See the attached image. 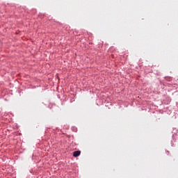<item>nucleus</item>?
Here are the masks:
<instances>
[{"instance_id":"nucleus-1","label":"nucleus","mask_w":178,"mask_h":178,"mask_svg":"<svg viewBox=\"0 0 178 178\" xmlns=\"http://www.w3.org/2000/svg\"><path fill=\"white\" fill-rule=\"evenodd\" d=\"M80 154H81V151H75L73 152V156H74V158H77V156H80Z\"/></svg>"}]
</instances>
